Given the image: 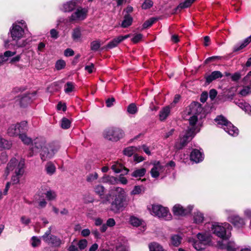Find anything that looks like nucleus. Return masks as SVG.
<instances>
[{
    "instance_id": "nucleus-50",
    "label": "nucleus",
    "mask_w": 251,
    "mask_h": 251,
    "mask_svg": "<svg viewBox=\"0 0 251 251\" xmlns=\"http://www.w3.org/2000/svg\"><path fill=\"white\" fill-rule=\"evenodd\" d=\"M41 244V240L40 239L36 237L33 236L32 237L31 239V244L32 247H36L39 246Z\"/></svg>"
},
{
    "instance_id": "nucleus-48",
    "label": "nucleus",
    "mask_w": 251,
    "mask_h": 251,
    "mask_svg": "<svg viewBox=\"0 0 251 251\" xmlns=\"http://www.w3.org/2000/svg\"><path fill=\"white\" fill-rule=\"evenodd\" d=\"M71 122L69 120L66 118H63L61 121V127L64 129H67L70 127Z\"/></svg>"
},
{
    "instance_id": "nucleus-10",
    "label": "nucleus",
    "mask_w": 251,
    "mask_h": 251,
    "mask_svg": "<svg viewBox=\"0 0 251 251\" xmlns=\"http://www.w3.org/2000/svg\"><path fill=\"white\" fill-rule=\"evenodd\" d=\"M27 130V122L23 121L9 125L6 129V134L10 137H18L22 132H26Z\"/></svg>"
},
{
    "instance_id": "nucleus-14",
    "label": "nucleus",
    "mask_w": 251,
    "mask_h": 251,
    "mask_svg": "<svg viewBox=\"0 0 251 251\" xmlns=\"http://www.w3.org/2000/svg\"><path fill=\"white\" fill-rule=\"evenodd\" d=\"M36 98L35 91L31 93H25L18 96L16 98V101L21 107H25L31 103Z\"/></svg>"
},
{
    "instance_id": "nucleus-24",
    "label": "nucleus",
    "mask_w": 251,
    "mask_h": 251,
    "mask_svg": "<svg viewBox=\"0 0 251 251\" xmlns=\"http://www.w3.org/2000/svg\"><path fill=\"white\" fill-rule=\"evenodd\" d=\"M111 169L116 173H119L120 172H123L124 175H126L129 172V170L126 168L123 165L119 162H114L111 166Z\"/></svg>"
},
{
    "instance_id": "nucleus-55",
    "label": "nucleus",
    "mask_w": 251,
    "mask_h": 251,
    "mask_svg": "<svg viewBox=\"0 0 251 251\" xmlns=\"http://www.w3.org/2000/svg\"><path fill=\"white\" fill-rule=\"evenodd\" d=\"M46 196L49 200L51 201L55 199L56 195L54 192L52 191H49L46 193Z\"/></svg>"
},
{
    "instance_id": "nucleus-4",
    "label": "nucleus",
    "mask_w": 251,
    "mask_h": 251,
    "mask_svg": "<svg viewBox=\"0 0 251 251\" xmlns=\"http://www.w3.org/2000/svg\"><path fill=\"white\" fill-rule=\"evenodd\" d=\"M203 108L201 104L198 102H193L185 111V113L189 116L188 119L190 126H194L199 128L197 125L199 118H201V113Z\"/></svg>"
},
{
    "instance_id": "nucleus-39",
    "label": "nucleus",
    "mask_w": 251,
    "mask_h": 251,
    "mask_svg": "<svg viewBox=\"0 0 251 251\" xmlns=\"http://www.w3.org/2000/svg\"><path fill=\"white\" fill-rule=\"evenodd\" d=\"M74 89V83L72 82H67L64 86V91L67 94L73 92Z\"/></svg>"
},
{
    "instance_id": "nucleus-52",
    "label": "nucleus",
    "mask_w": 251,
    "mask_h": 251,
    "mask_svg": "<svg viewBox=\"0 0 251 251\" xmlns=\"http://www.w3.org/2000/svg\"><path fill=\"white\" fill-rule=\"evenodd\" d=\"M79 250L84 249L87 245V241L86 239L80 240L78 242H77Z\"/></svg>"
},
{
    "instance_id": "nucleus-44",
    "label": "nucleus",
    "mask_w": 251,
    "mask_h": 251,
    "mask_svg": "<svg viewBox=\"0 0 251 251\" xmlns=\"http://www.w3.org/2000/svg\"><path fill=\"white\" fill-rule=\"evenodd\" d=\"M171 243L175 246H178L181 243V238L177 235H175L171 237Z\"/></svg>"
},
{
    "instance_id": "nucleus-53",
    "label": "nucleus",
    "mask_w": 251,
    "mask_h": 251,
    "mask_svg": "<svg viewBox=\"0 0 251 251\" xmlns=\"http://www.w3.org/2000/svg\"><path fill=\"white\" fill-rule=\"evenodd\" d=\"M77 246V242L76 241H74L69 246L68 249V251H80Z\"/></svg>"
},
{
    "instance_id": "nucleus-17",
    "label": "nucleus",
    "mask_w": 251,
    "mask_h": 251,
    "mask_svg": "<svg viewBox=\"0 0 251 251\" xmlns=\"http://www.w3.org/2000/svg\"><path fill=\"white\" fill-rule=\"evenodd\" d=\"M193 208L192 205H188L187 207L184 208L181 205L176 204L173 206L172 211L175 216H183L189 214Z\"/></svg>"
},
{
    "instance_id": "nucleus-62",
    "label": "nucleus",
    "mask_w": 251,
    "mask_h": 251,
    "mask_svg": "<svg viewBox=\"0 0 251 251\" xmlns=\"http://www.w3.org/2000/svg\"><path fill=\"white\" fill-rule=\"evenodd\" d=\"M106 224L108 226L113 227L115 225L116 223L113 218H109L107 220Z\"/></svg>"
},
{
    "instance_id": "nucleus-9",
    "label": "nucleus",
    "mask_w": 251,
    "mask_h": 251,
    "mask_svg": "<svg viewBox=\"0 0 251 251\" xmlns=\"http://www.w3.org/2000/svg\"><path fill=\"white\" fill-rule=\"evenodd\" d=\"M124 131L120 128L110 127L105 129L103 132L104 139L112 142H117L124 136Z\"/></svg>"
},
{
    "instance_id": "nucleus-40",
    "label": "nucleus",
    "mask_w": 251,
    "mask_h": 251,
    "mask_svg": "<svg viewBox=\"0 0 251 251\" xmlns=\"http://www.w3.org/2000/svg\"><path fill=\"white\" fill-rule=\"evenodd\" d=\"M94 191L96 194L101 197L104 194V188L101 185H97L94 187Z\"/></svg>"
},
{
    "instance_id": "nucleus-3",
    "label": "nucleus",
    "mask_w": 251,
    "mask_h": 251,
    "mask_svg": "<svg viewBox=\"0 0 251 251\" xmlns=\"http://www.w3.org/2000/svg\"><path fill=\"white\" fill-rule=\"evenodd\" d=\"M205 227L209 228L213 234L223 239H227L229 237L228 232L232 228V226L226 222L207 223L205 225Z\"/></svg>"
},
{
    "instance_id": "nucleus-8",
    "label": "nucleus",
    "mask_w": 251,
    "mask_h": 251,
    "mask_svg": "<svg viewBox=\"0 0 251 251\" xmlns=\"http://www.w3.org/2000/svg\"><path fill=\"white\" fill-rule=\"evenodd\" d=\"M215 121L217 125L221 126L224 130L229 135L232 136H236L238 135L239 130L238 128L223 116H218L215 119Z\"/></svg>"
},
{
    "instance_id": "nucleus-5",
    "label": "nucleus",
    "mask_w": 251,
    "mask_h": 251,
    "mask_svg": "<svg viewBox=\"0 0 251 251\" xmlns=\"http://www.w3.org/2000/svg\"><path fill=\"white\" fill-rule=\"evenodd\" d=\"M198 240L189 238L188 242L192 244L193 247L197 251H202L211 242V235L207 232L199 233L197 235Z\"/></svg>"
},
{
    "instance_id": "nucleus-47",
    "label": "nucleus",
    "mask_w": 251,
    "mask_h": 251,
    "mask_svg": "<svg viewBox=\"0 0 251 251\" xmlns=\"http://www.w3.org/2000/svg\"><path fill=\"white\" fill-rule=\"evenodd\" d=\"M104 181L111 184H115L118 183V179L115 177L112 176H107L104 178Z\"/></svg>"
},
{
    "instance_id": "nucleus-1",
    "label": "nucleus",
    "mask_w": 251,
    "mask_h": 251,
    "mask_svg": "<svg viewBox=\"0 0 251 251\" xmlns=\"http://www.w3.org/2000/svg\"><path fill=\"white\" fill-rule=\"evenodd\" d=\"M110 198L112 199L111 202V210L115 212L123 210L128 204L127 195L125 190L121 187H116L106 195L101 203L106 204Z\"/></svg>"
},
{
    "instance_id": "nucleus-30",
    "label": "nucleus",
    "mask_w": 251,
    "mask_h": 251,
    "mask_svg": "<svg viewBox=\"0 0 251 251\" xmlns=\"http://www.w3.org/2000/svg\"><path fill=\"white\" fill-rule=\"evenodd\" d=\"M170 107L169 106L163 107L159 112V119L160 121L165 120L170 113Z\"/></svg>"
},
{
    "instance_id": "nucleus-59",
    "label": "nucleus",
    "mask_w": 251,
    "mask_h": 251,
    "mask_svg": "<svg viewBox=\"0 0 251 251\" xmlns=\"http://www.w3.org/2000/svg\"><path fill=\"white\" fill-rule=\"evenodd\" d=\"M141 188L139 186H136L134 187L132 191H131V194L132 195H137L141 193Z\"/></svg>"
},
{
    "instance_id": "nucleus-23",
    "label": "nucleus",
    "mask_w": 251,
    "mask_h": 251,
    "mask_svg": "<svg viewBox=\"0 0 251 251\" xmlns=\"http://www.w3.org/2000/svg\"><path fill=\"white\" fill-rule=\"evenodd\" d=\"M203 158V154L198 150H193L191 153L190 159L196 163L202 161Z\"/></svg>"
},
{
    "instance_id": "nucleus-56",
    "label": "nucleus",
    "mask_w": 251,
    "mask_h": 251,
    "mask_svg": "<svg viewBox=\"0 0 251 251\" xmlns=\"http://www.w3.org/2000/svg\"><path fill=\"white\" fill-rule=\"evenodd\" d=\"M155 19L151 18L149 20L146 21L143 25V28H147L151 26L155 22Z\"/></svg>"
},
{
    "instance_id": "nucleus-33",
    "label": "nucleus",
    "mask_w": 251,
    "mask_h": 251,
    "mask_svg": "<svg viewBox=\"0 0 251 251\" xmlns=\"http://www.w3.org/2000/svg\"><path fill=\"white\" fill-rule=\"evenodd\" d=\"M132 21L133 19L129 15H126L124 16V19L122 23L121 26L124 28L127 27L131 25Z\"/></svg>"
},
{
    "instance_id": "nucleus-31",
    "label": "nucleus",
    "mask_w": 251,
    "mask_h": 251,
    "mask_svg": "<svg viewBox=\"0 0 251 251\" xmlns=\"http://www.w3.org/2000/svg\"><path fill=\"white\" fill-rule=\"evenodd\" d=\"M138 148L131 146L125 148L123 151V153L127 156H131L138 150Z\"/></svg>"
},
{
    "instance_id": "nucleus-22",
    "label": "nucleus",
    "mask_w": 251,
    "mask_h": 251,
    "mask_svg": "<svg viewBox=\"0 0 251 251\" xmlns=\"http://www.w3.org/2000/svg\"><path fill=\"white\" fill-rule=\"evenodd\" d=\"M12 145V141L3 137L0 134V151L10 150Z\"/></svg>"
},
{
    "instance_id": "nucleus-19",
    "label": "nucleus",
    "mask_w": 251,
    "mask_h": 251,
    "mask_svg": "<svg viewBox=\"0 0 251 251\" xmlns=\"http://www.w3.org/2000/svg\"><path fill=\"white\" fill-rule=\"evenodd\" d=\"M243 82L245 84L248 85L243 88L239 92V94L242 96H246L251 93V71L244 78Z\"/></svg>"
},
{
    "instance_id": "nucleus-60",
    "label": "nucleus",
    "mask_w": 251,
    "mask_h": 251,
    "mask_svg": "<svg viewBox=\"0 0 251 251\" xmlns=\"http://www.w3.org/2000/svg\"><path fill=\"white\" fill-rule=\"evenodd\" d=\"M50 34L51 38L56 39L58 37V32L55 29H52L50 31Z\"/></svg>"
},
{
    "instance_id": "nucleus-29",
    "label": "nucleus",
    "mask_w": 251,
    "mask_h": 251,
    "mask_svg": "<svg viewBox=\"0 0 251 251\" xmlns=\"http://www.w3.org/2000/svg\"><path fill=\"white\" fill-rule=\"evenodd\" d=\"M222 76L223 75L220 71H214L210 75L206 77V80L208 83H209L213 80L221 78Z\"/></svg>"
},
{
    "instance_id": "nucleus-36",
    "label": "nucleus",
    "mask_w": 251,
    "mask_h": 251,
    "mask_svg": "<svg viewBox=\"0 0 251 251\" xmlns=\"http://www.w3.org/2000/svg\"><path fill=\"white\" fill-rule=\"evenodd\" d=\"M46 170L48 174L51 175L55 172L56 168L52 163L49 162L46 165Z\"/></svg>"
},
{
    "instance_id": "nucleus-49",
    "label": "nucleus",
    "mask_w": 251,
    "mask_h": 251,
    "mask_svg": "<svg viewBox=\"0 0 251 251\" xmlns=\"http://www.w3.org/2000/svg\"><path fill=\"white\" fill-rule=\"evenodd\" d=\"M66 66V62L63 60H58L55 64V68L57 70L63 69Z\"/></svg>"
},
{
    "instance_id": "nucleus-58",
    "label": "nucleus",
    "mask_w": 251,
    "mask_h": 251,
    "mask_svg": "<svg viewBox=\"0 0 251 251\" xmlns=\"http://www.w3.org/2000/svg\"><path fill=\"white\" fill-rule=\"evenodd\" d=\"M74 55V50L70 48L67 49L64 51V55L67 57L72 56Z\"/></svg>"
},
{
    "instance_id": "nucleus-37",
    "label": "nucleus",
    "mask_w": 251,
    "mask_h": 251,
    "mask_svg": "<svg viewBox=\"0 0 251 251\" xmlns=\"http://www.w3.org/2000/svg\"><path fill=\"white\" fill-rule=\"evenodd\" d=\"M101 45V42L100 40H94L91 42V50L94 51H98Z\"/></svg>"
},
{
    "instance_id": "nucleus-25",
    "label": "nucleus",
    "mask_w": 251,
    "mask_h": 251,
    "mask_svg": "<svg viewBox=\"0 0 251 251\" xmlns=\"http://www.w3.org/2000/svg\"><path fill=\"white\" fill-rule=\"evenodd\" d=\"M219 246L222 249H225L227 251H236V245L234 242L229 241L225 243H219Z\"/></svg>"
},
{
    "instance_id": "nucleus-45",
    "label": "nucleus",
    "mask_w": 251,
    "mask_h": 251,
    "mask_svg": "<svg viewBox=\"0 0 251 251\" xmlns=\"http://www.w3.org/2000/svg\"><path fill=\"white\" fill-rule=\"evenodd\" d=\"M98 178V175L97 173L94 172L91 174H89L86 178V180L88 182H92L94 181L97 180Z\"/></svg>"
},
{
    "instance_id": "nucleus-15",
    "label": "nucleus",
    "mask_w": 251,
    "mask_h": 251,
    "mask_svg": "<svg viewBox=\"0 0 251 251\" xmlns=\"http://www.w3.org/2000/svg\"><path fill=\"white\" fill-rule=\"evenodd\" d=\"M50 232L51 231L50 228L41 237V238L45 242L49 245H51L54 247H59L62 244V241L59 237L51 235Z\"/></svg>"
},
{
    "instance_id": "nucleus-2",
    "label": "nucleus",
    "mask_w": 251,
    "mask_h": 251,
    "mask_svg": "<svg viewBox=\"0 0 251 251\" xmlns=\"http://www.w3.org/2000/svg\"><path fill=\"white\" fill-rule=\"evenodd\" d=\"M24 168L25 160L24 159L18 160L15 157L12 158L7 164L3 177L6 179L8 176L11 174V182L13 184H18L20 182V178L24 174Z\"/></svg>"
},
{
    "instance_id": "nucleus-46",
    "label": "nucleus",
    "mask_w": 251,
    "mask_h": 251,
    "mask_svg": "<svg viewBox=\"0 0 251 251\" xmlns=\"http://www.w3.org/2000/svg\"><path fill=\"white\" fill-rule=\"evenodd\" d=\"M20 222L25 226H28L31 223V219L26 216H22L20 218Z\"/></svg>"
},
{
    "instance_id": "nucleus-42",
    "label": "nucleus",
    "mask_w": 251,
    "mask_h": 251,
    "mask_svg": "<svg viewBox=\"0 0 251 251\" xmlns=\"http://www.w3.org/2000/svg\"><path fill=\"white\" fill-rule=\"evenodd\" d=\"M129 222L133 226H138L141 224L142 221L137 217L131 216L130 218Z\"/></svg>"
},
{
    "instance_id": "nucleus-32",
    "label": "nucleus",
    "mask_w": 251,
    "mask_h": 251,
    "mask_svg": "<svg viewBox=\"0 0 251 251\" xmlns=\"http://www.w3.org/2000/svg\"><path fill=\"white\" fill-rule=\"evenodd\" d=\"M18 137L24 144L29 145L32 142V139L26 134V132H22Z\"/></svg>"
},
{
    "instance_id": "nucleus-51",
    "label": "nucleus",
    "mask_w": 251,
    "mask_h": 251,
    "mask_svg": "<svg viewBox=\"0 0 251 251\" xmlns=\"http://www.w3.org/2000/svg\"><path fill=\"white\" fill-rule=\"evenodd\" d=\"M115 251H128V247L125 244L119 243L116 246Z\"/></svg>"
},
{
    "instance_id": "nucleus-41",
    "label": "nucleus",
    "mask_w": 251,
    "mask_h": 251,
    "mask_svg": "<svg viewBox=\"0 0 251 251\" xmlns=\"http://www.w3.org/2000/svg\"><path fill=\"white\" fill-rule=\"evenodd\" d=\"M138 108L134 103H130L127 108V111L129 114H135L137 112Z\"/></svg>"
},
{
    "instance_id": "nucleus-64",
    "label": "nucleus",
    "mask_w": 251,
    "mask_h": 251,
    "mask_svg": "<svg viewBox=\"0 0 251 251\" xmlns=\"http://www.w3.org/2000/svg\"><path fill=\"white\" fill-rule=\"evenodd\" d=\"M208 98V94L207 92H203L201 96L200 100L201 102L204 103L205 102Z\"/></svg>"
},
{
    "instance_id": "nucleus-27",
    "label": "nucleus",
    "mask_w": 251,
    "mask_h": 251,
    "mask_svg": "<svg viewBox=\"0 0 251 251\" xmlns=\"http://www.w3.org/2000/svg\"><path fill=\"white\" fill-rule=\"evenodd\" d=\"M193 220L196 224L202 223L204 220L203 214L199 211L195 212L193 215Z\"/></svg>"
},
{
    "instance_id": "nucleus-21",
    "label": "nucleus",
    "mask_w": 251,
    "mask_h": 251,
    "mask_svg": "<svg viewBox=\"0 0 251 251\" xmlns=\"http://www.w3.org/2000/svg\"><path fill=\"white\" fill-rule=\"evenodd\" d=\"M130 36L129 34L125 36H120L113 39L110 41L105 47H103L102 49H111L117 46V45L122 41L128 38Z\"/></svg>"
},
{
    "instance_id": "nucleus-34",
    "label": "nucleus",
    "mask_w": 251,
    "mask_h": 251,
    "mask_svg": "<svg viewBox=\"0 0 251 251\" xmlns=\"http://www.w3.org/2000/svg\"><path fill=\"white\" fill-rule=\"evenodd\" d=\"M146 173L145 168L135 169L131 174V176L134 177H141L143 176Z\"/></svg>"
},
{
    "instance_id": "nucleus-43",
    "label": "nucleus",
    "mask_w": 251,
    "mask_h": 251,
    "mask_svg": "<svg viewBox=\"0 0 251 251\" xmlns=\"http://www.w3.org/2000/svg\"><path fill=\"white\" fill-rule=\"evenodd\" d=\"M196 0H185L183 2L179 3L178 8L183 9L189 7Z\"/></svg>"
},
{
    "instance_id": "nucleus-16",
    "label": "nucleus",
    "mask_w": 251,
    "mask_h": 251,
    "mask_svg": "<svg viewBox=\"0 0 251 251\" xmlns=\"http://www.w3.org/2000/svg\"><path fill=\"white\" fill-rule=\"evenodd\" d=\"M87 13L88 10L86 8H77L69 17V21L70 22L82 21L86 18Z\"/></svg>"
},
{
    "instance_id": "nucleus-26",
    "label": "nucleus",
    "mask_w": 251,
    "mask_h": 251,
    "mask_svg": "<svg viewBox=\"0 0 251 251\" xmlns=\"http://www.w3.org/2000/svg\"><path fill=\"white\" fill-rule=\"evenodd\" d=\"M77 1L72 0L67 2L63 5L62 10L64 12H70L73 10L76 7Z\"/></svg>"
},
{
    "instance_id": "nucleus-11",
    "label": "nucleus",
    "mask_w": 251,
    "mask_h": 251,
    "mask_svg": "<svg viewBox=\"0 0 251 251\" xmlns=\"http://www.w3.org/2000/svg\"><path fill=\"white\" fill-rule=\"evenodd\" d=\"M12 40L15 41L18 47H23L25 45V42H18L24 36L25 31L23 27L17 24H13L10 30Z\"/></svg>"
},
{
    "instance_id": "nucleus-12",
    "label": "nucleus",
    "mask_w": 251,
    "mask_h": 251,
    "mask_svg": "<svg viewBox=\"0 0 251 251\" xmlns=\"http://www.w3.org/2000/svg\"><path fill=\"white\" fill-rule=\"evenodd\" d=\"M225 213L227 216V219L235 227L241 228L245 225V221L244 218L235 213L234 210L231 209H226Z\"/></svg>"
},
{
    "instance_id": "nucleus-57",
    "label": "nucleus",
    "mask_w": 251,
    "mask_h": 251,
    "mask_svg": "<svg viewBox=\"0 0 251 251\" xmlns=\"http://www.w3.org/2000/svg\"><path fill=\"white\" fill-rule=\"evenodd\" d=\"M143 36L141 34H137L134 35L132 39V41L134 43H137L141 40Z\"/></svg>"
},
{
    "instance_id": "nucleus-13",
    "label": "nucleus",
    "mask_w": 251,
    "mask_h": 251,
    "mask_svg": "<svg viewBox=\"0 0 251 251\" xmlns=\"http://www.w3.org/2000/svg\"><path fill=\"white\" fill-rule=\"evenodd\" d=\"M58 149V147L52 143L47 145L40 153L41 160L43 161H45L52 158L57 152Z\"/></svg>"
},
{
    "instance_id": "nucleus-38",
    "label": "nucleus",
    "mask_w": 251,
    "mask_h": 251,
    "mask_svg": "<svg viewBox=\"0 0 251 251\" xmlns=\"http://www.w3.org/2000/svg\"><path fill=\"white\" fill-rule=\"evenodd\" d=\"M150 251H164L162 247L157 243H152L149 245Z\"/></svg>"
},
{
    "instance_id": "nucleus-35",
    "label": "nucleus",
    "mask_w": 251,
    "mask_h": 251,
    "mask_svg": "<svg viewBox=\"0 0 251 251\" xmlns=\"http://www.w3.org/2000/svg\"><path fill=\"white\" fill-rule=\"evenodd\" d=\"M81 37V30L79 27H76L73 29L72 32V38L75 41L80 40Z\"/></svg>"
},
{
    "instance_id": "nucleus-28",
    "label": "nucleus",
    "mask_w": 251,
    "mask_h": 251,
    "mask_svg": "<svg viewBox=\"0 0 251 251\" xmlns=\"http://www.w3.org/2000/svg\"><path fill=\"white\" fill-rule=\"evenodd\" d=\"M251 42V35L246 38L242 43L235 45L233 48L234 51H237L246 47Z\"/></svg>"
},
{
    "instance_id": "nucleus-63",
    "label": "nucleus",
    "mask_w": 251,
    "mask_h": 251,
    "mask_svg": "<svg viewBox=\"0 0 251 251\" xmlns=\"http://www.w3.org/2000/svg\"><path fill=\"white\" fill-rule=\"evenodd\" d=\"M115 102V99L114 98H111L110 99H108L106 100V105L108 107H110L113 105L114 102Z\"/></svg>"
},
{
    "instance_id": "nucleus-7",
    "label": "nucleus",
    "mask_w": 251,
    "mask_h": 251,
    "mask_svg": "<svg viewBox=\"0 0 251 251\" xmlns=\"http://www.w3.org/2000/svg\"><path fill=\"white\" fill-rule=\"evenodd\" d=\"M148 209L151 215L162 218L166 221L171 220L172 216L167 207L158 204H152L148 206Z\"/></svg>"
},
{
    "instance_id": "nucleus-54",
    "label": "nucleus",
    "mask_w": 251,
    "mask_h": 251,
    "mask_svg": "<svg viewBox=\"0 0 251 251\" xmlns=\"http://www.w3.org/2000/svg\"><path fill=\"white\" fill-rule=\"evenodd\" d=\"M153 2L151 0H145L142 4V7L144 9H147L153 5Z\"/></svg>"
},
{
    "instance_id": "nucleus-6",
    "label": "nucleus",
    "mask_w": 251,
    "mask_h": 251,
    "mask_svg": "<svg viewBox=\"0 0 251 251\" xmlns=\"http://www.w3.org/2000/svg\"><path fill=\"white\" fill-rule=\"evenodd\" d=\"M200 131L199 128L190 126L188 130L182 136H180L175 145V148L177 150L182 149L194 137L196 132Z\"/></svg>"
},
{
    "instance_id": "nucleus-18",
    "label": "nucleus",
    "mask_w": 251,
    "mask_h": 251,
    "mask_svg": "<svg viewBox=\"0 0 251 251\" xmlns=\"http://www.w3.org/2000/svg\"><path fill=\"white\" fill-rule=\"evenodd\" d=\"M50 143H48L46 139L43 137H39L33 140L32 143V150H37V151H42L44 148H46L47 145H50Z\"/></svg>"
},
{
    "instance_id": "nucleus-20",
    "label": "nucleus",
    "mask_w": 251,
    "mask_h": 251,
    "mask_svg": "<svg viewBox=\"0 0 251 251\" xmlns=\"http://www.w3.org/2000/svg\"><path fill=\"white\" fill-rule=\"evenodd\" d=\"M164 170V166L161 164L159 161H155L153 163V167L151 170V176L153 178H157L160 173Z\"/></svg>"
},
{
    "instance_id": "nucleus-61",
    "label": "nucleus",
    "mask_w": 251,
    "mask_h": 251,
    "mask_svg": "<svg viewBox=\"0 0 251 251\" xmlns=\"http://www.w3.org/2000/svg\"><path fill=\"white\" fill-rule=\"evenodd\" d=\"M15 54H16L15 51H11L10 50H8V51H6L4 53V55L2 56L4 57V59H6V58H7V57H11V56H14ZM6 59L7 60V58H6Z\"/></svg>"
}]
</instances>
